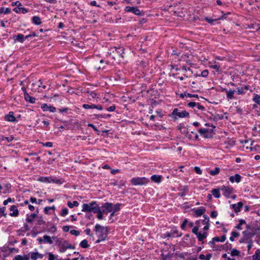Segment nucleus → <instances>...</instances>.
Returning <instances> with one entry per match:
<instances>
[{"instance_id":"29","label":"nucleus","mask_w":260,"mask_h":260,"mask_svg":"<svg viewBox=\"0 0 260 260\" xmlns=\"http://www.w3.org/2000/svg\"><path fill=\"white\" fill-rule=\"evenodd\" d=\"M236 92L235 90L230 89L226 92V98L229 100L234 99V94Z\"/></svg>"},{"instance_id":"51","label":"nucleus","mask_w":260,"mask_h":260,"mask_svg":"<svg viewBox=\"0 0 260 260\" xmlns=\"http://www.w3.org/2000/svg\"><path fill=\"white\" fill-rule=\"evenodd\" d=\"M240 254V251L236 249H233L231 252V255L232 256H238Z\"/></svg>"},{"instance_id":"60","label":"nucleus","mask_w":260,"mask_h":260,"mask_svg":"<svg viewBox=\"0 0 260 260\" xmlns=\"http://www.w3.org/2000/svg\"><path fill=\"white\" fill-rule=\"evenodd\" d=\"M42 144L43 146H46L48 147H52L53 146V143L51 142H47L46 143H42Z\"/></svg>"},{"instance_id":"22","label":"nucleus","mask_w":260,"mask_h":260,"mask_svg":"<svg viewBox=\"0 0 260 260\" xmlns=\"http://www.w3.org/2000/svg\"><path fill=\"white\" fill-rule=\"evenodd\" d=\"M10 211L13 212L10 213V215L12 217H16L19 215V211L15 205L12 206L10 208Z\"/></svg>"},{"instance_id":"33","label":"nucleus","mask_w":260,"mask_h":260,"mask_svg":"<svg viewBox=\"0 0 260 260\" xmlns=\"http://www.w3.org/2000/svg\"><path fill=\"white\" fill-rule=\"evenodd\" d=\"M79 204L78 201H74L73 202L68 201L67 203L68 206L70 208H73L74 207H78Z\"/></svg>"},{"instance_id":"48","label":"nucleus","mask_w":260,"mask_h":260,"mask_svg":"<svg viewBox=\"0 0 260 260\" xmlns=\"http://www.w3.org/2000/svg\"><path fill=\"white\" fill-rule=\"evenodd\" d=\"M203 217L204 219L202 221L203 223L204 224H209V217L206 214H204Z\"/></svg>"},{"instance_id":"1","label":"nucleus","mask_w":260,"mask_h":260,"mask_svg":"<svg viewBox=\"0 0 260 260\" xmlns=\"http://www.w3.org/2000/svg\"><path fill=\"white\" fill-rule=\"evenodd\" d=\"M94 231L98 238H101L102 240H105L109 234V229L107 226L104 227L99 224H96L94 226Z\"/></svg>"},{"instance_id":"44","label":"nucleus","mask_w":260,"mask_h":260,"mask_svg":"<svg viewBox=\"0 0 260 260\" xmlns=\"http://www.w3.org/2000/svg\"><path fill=\"white\" fill-rule=\"evenodd\" d=\"M258 256H260V250L257 249L255 253L252 255V259L253 260H259L260 258H258Z\"/></svg>"},{"instance_id":"56","label":"nucleus","mask_w":260,"mask_h":260,"mask_svg":"<svg viewBox=\"0 0 260 260\" xmlns=\"http://www.w3.org/2000/svg\"><path fill=\"white\" fill-rule=\"evenodd\" d=\"M188 220H187V219H185L183 220V222L181 223V225H180V227H181V228L182 230H185L186 226V224H187V223H188Z\"/></svg>"},{"instance_id":"27","label":"nucleus","mask_w":260,"mask_h":260,"mask_svg":"<svg viewBox=\"0 0 260 260\" xmlns=\"http://www.w3.org/2000/svg\"><path fill=\"white\" fill-rule=\"evenodd\" d=\"M37 180L42 182H47V183H51V177H39Z\"/></svg>"},{"instance_id":"59","label":"nucleus","mask_w":260,"mask_h":260,"mask_svg":"<svg viewBox=\"0 0 260 260\" xmlns=\"http://www.w3.org/2000/svg\"><path fill=\"white\" fill-rule=\"evenodd\" d=\"M70 234L75 236H78L80 235V232L75 230H72L70 231Z\"/></svg>"},{"instance_id":"50","label":"nucleus","mask_w":260,"mask_h":260,"mask_svg":"<svg viewBox=\"0 0 260 260\" xmlns=\"http://www.w3.org/2000/svg\"><path fill=\"white\" fill-rule=\"evenodd\" d=\"M51 182H53L58 184H61L63 183V181L61 179H56L51 178Z\"/></svg>"},{"instance_id":"63","label":"nucleus","mask_w":260,"mask_h":260,"mask_svg":"<svg viewBox=\"0 0 260 260\" xmlns=\"http://www.w3.org/2000/svg\"><path fill=\"white\" fill-rule=\"evenodd\" d=\"M56 230L57 229L55 226L53 225L48 230V231L51 233H54L56 231Z\"/></svg>"},{"instance_id":"30","label":"nucleus","mask_w":260,"mask_h":260,"mask_svg":"<svg viewBox=\"0 0 260 260\" xmlns=\"http://www.w3.org/2000/svg\"><path fill=\"white\" fill-rule=\"evenodd\" d=\"M151 179L152 181L156 183H159L161 182V178L160 176L157 175H153L151 177Z\"/></svg>"},{"instance_id":"13","label":"nucleus","mask_w":260,"mask_h":260,"mask_svg":"<svg viewBox=\"0 0 260 260\" xmlns=\"http://www.w3.org/2000/svg\"><path fill=\"white\" fill-rule=\"evenodd\" d=\"M243 206V203L242 202H239L237 204H234L230 205L231 208L233 209L236 213L241 211V208Z\"/></svg>"},{"instance_id":"47","label":"nucleus","mask_w":260,"mask_h":260,"mask_svg":"<svg viewBox=\"0 0 260 260\" xmlns=\"http://www.w3.org/2000/svg\"><path fill=\"white\" fill-rule=\"evenodd\" d=\"M36 228L35 227H33V228L30 232V234H31V236L34 238L36 237L38 234L40 233V231H36Z\"/></svg>"},{"instance_id":"40","label":"nucleus","mask_w":260,"mask_h":260,"mask_svg":"<svg viewBox=\"0 0 260 260\" xmlns=\"http://www.w3.org/2000/svg\"><path fill=\"white\" fill-rule=\"evenodd\" d=\"M122 204L121 203H117L115 205H112V210L114 211V212H118L120 210V207L121 206Z\"/></svg>"},{"instance_id":"57","label":"nucleus","mask_w":260,"mask_h":260,"mask_svg":"<svg viewBox=\"0 0 260 260\" xmlns=\"http://www.w3.org/2000/svg\"><path fill=\"white\" fill-rule=\"evenodd\" d=\"M87 126L88 127H90L91 128H92L93 129V130L96 132L98 135H99V132L100 131L98 129V128H96V127L93 125L92 123H88L87 124Z\"/></svg>"},{"instance_id":"49","label":"nucleus","mask_w":260,"mask_h":260,"mask_svg":"<svg viewBox=\"0 0 260 260\" xmlns=\"http://www.w3.org/2000/svg\"><path fill=\"white\" fill-rule=\"evenodd\" d=\"M5 187L6 188V190L3 192L4 193H6L7 192H10L11 188V185L10 183H7L4 185Z\"/></svg>"},{"instance_id":"4","label":"nucleus","mask_w":260,"mask_h":260,"mask_svg":"<svg viewBox=\"0 0 260 260\" xmlns=\"http://www.w3.org/2000/svg\"><path fill=\"white\" fill-rule=\"evenodd\" d=\"M99 205L96 203L95 201H92L89 204H83L82 205V212H93L94 213L97 207Z\"/></svg>"},{"instance_id":"17","label":"nucleus","mask_w":260,"mask_h":260,"mask_svg":"<svg viewBox=\"0 0 260 260\" xmlns=\"http://www.w3.org/2000/svg\"><path fill=\"white\" fill-rule=\"evenodd\" d=\"M30 257L32 260H37V258H42L44 257V254H40L38 252H30Z\"/></svg>"},{"instance_id":"16","label":"nucleus","mask_w":260,"mask_h":260,"mask_svg":"<svg viewBox=\"0 0 260 260\" xmlns=\"http://www.w3.org/2000/svg\"><path fill=\"white\" fill-rule=\"evenodd\" d=\"M13 39L14 43L20 42L23 43L24 41V36L21 34H18V35L13 36Z\"/></svg>"},{"instance_id":"32","label":"nucleus","mask_w":260,"mask_h":260,"mask_svg":"<svg viewBox=\"0 0 260 260\" xmlns=\"http://www.w3.org/2000/svg\"><path fill=\"white\" fill-rule=\"evenodd\" d=\"M220 169L218 167H215L214 170H211L209 171L210 175L212 176H215L219 174Z\"/></svg>"},{"instance_id":"45","label":"nucleus","mask_w":260,"mask_h":260,"mask_svg":"<svg viewBox=\"0 0 260 260\" xmlns=\"http://www.w3.org/2000/svg\"><path fill=\"white\" fill-rule=\"evenodd\" d=\"M214 121H217L220 120H222L223 118V115H220L218 114H216L214 115V117H213Z\"/></svg>"},{"instance_id":"37","label":"nucleus","mask_w":260,"mask_h":260,"mask_svg":"<svg viewBox=\"0 0 260 260\" xmlns=\"http://www.w3.org/2000/svg\"><path fill=\"white\" fill-rule=\"evenodd\" d=\"M212 256V254L211 253H208L206 256L204 255V254H201L199 255V258L201 260H204V259H205V260H210V259L211 258Z\"/></svg>"},{"instance_id":"7","label":"nucleus","mask_w":260,"mask_h":260,"mask_svg":"<svg viewBox=\"0 0 260 260\" xmlns=\"http://www.w3.org/2000/svg\"><path fill=\"white\" fill-rule=\"evenodd\" d=\"M124 11L126 12L132 13L137 16H143L145 13L143 11H140L137 7L126 6L125 8Z\"/></svg>"},{"instance_id":"54","label":"nucleus","mask_w":260,"mask_h":260,"mask_svg":"<svg viewBox=\"0 0 260 260\" xmlns=\"http://www.w3.org/2000/svg\"><path fill=\"white\" fill-rule=\"evenodd\" d=\"M45 223V221L43 220L42 216H40L37 220V224L41 225Z\"/></svg>"},{"instance_id":"12","label":"nucleus","mask_w":260,"mask_h":260,"mask_svg":"<svg viewBox=\"0 0 260 260\" xmlns=\"http://www.w3.org/2000/svg\"><path fill=\"white\" fill-rule=\"evenodd\" d=\"M178 190L180 191L178 194L179 197H183L185 196L188 191H189V187L187 185H185L183 186H181L178 188Z\"/></svg>"},{"instance_id":"43","label":"nucleus","mask_w":260,"mask_h":260,"mask_svg":"<svg viewBox=\"0 0 260 260\" xmlns=\"http://www.w3.org/2000/svg\"><path fill=\"white\" fill-rule=\"evenodd\" d=\"M173 255V253H172L170 252L168 253L167 254H161V259L162 260H167L168 258L172 257Z\"/></svg>"},{"instance_id":"64","label":"nucleus","mask_w":260,"mask_h":260,"mask_svg":"<svg viewBox=\"0 0 260 260\" xmlns=\"http://www.w3.org/2000/svg\"><path fill=\"white\" fill-rule=\"evenodd\" d=\"M194 171L198 174H201L202 173V171L201 170L200 168L199 167H195L194 168Z\"/></svg>"},{"instance_id":"25","label":"nucleus","mask_w":260,"mask_h":260,"mask_svg":"<svg viewBox=\"0 0 260 260\" xmlns=\"http://www.w3.org/2000/svg\"><path fill=\"white\" fill-rule=\"evenodd\" d=\"M26 216H27V217L25 219L26 221L28 223H31L34 221L35 218H36L37 217V214L36 213H34L31 214L30 215H29L28 214H27Z\"/></svg>"},{"instance_id":"5","label":"nucleus","mask_w":260,"mask_h":260,"mask_svg":"<svg viewBox=\"0 0 260 260\" xmlns=\"http://www.w3.org/2000/svg\"><path fill=\"white\" fill-rule=\"evenodd\" d=\"M149 182V180L145 177H134L131 180V183L133 185H146Z\"/></svg>"},{"instance_id":"21","label":"nucleus","mask_w":260,"mask_h":260,"mask_svg":"<svg viewBox=\"0 0 260 260\" xmlns=\"http://www.w3.org/2000/svg\"><path fill=\"white\" fill-rule=\"evenodd\" d=\"M241 176L239 174H236L230 177V181L233 183L235 181L237 183H239L241 181Z\"/></svg>"},{"instance_id":"28","label":"nucleus","mask_w":260,"mask_h":260,"mask_svg":"<svg viewBox=\"0 0 260 260\" xmlns=\"http://www.w3.org/2000/svg\"><path fill=\"white\" fill-rule=\"evenodd\" d=\"M24 99L26 101L29 102V103L32 104L35 103L36 102V99L29 95L28 93L25 94V95L24 96Z\"/></svg>"},{"instance_id":"55","label":"nucleus","mask_w":260,"mask_h":260,"mask_svg":"<svg viewBox=\"0 0 260 260\" xmlns=\"http://www.w3.org/2000/svg\"><path fill=\"white\" fill-rule=\"evenodd\" d=\"M58 110L59 112H60L61 113H67L70 110V109L68 107H65V108H59L58 109Z\"/></svg>"},{"instance_id":"35","label":"nucleus","mask_w":260,"mask_h":260,"mask_svg":"<svg viewBox=\"0 0 260 260\" xmlns=\"http://www.w3.org/2000/svg\"><path fill=\"white\" fill-rule=\"evenodd\" d=\"M231 247H232V244L228 242H226L224 245H220V248H221V250L223 249V250H225V251H227L228 250L231 249Z\"/></svg>"},{"instance_id":"31","label":"nucleus","mask_w":260,"mask_h":260,"mask_svg":"<svg viewBox=\"0 0 260 260\" xmlns=\"http://www.w3.org/2000/svg\"><path fill=\"white\" fill-rule=\"evenodd\" d=\"M219 189L214 188L211 191V193L212 195L215 198H219L220 197V193L219 191Z\"/></svg>"},{"instance_id":"36","label":"nucleus","mask_w":260,"mask_h":260,"mask_svg":"<svg viewBox=\"0 0 260 260\" xmlns=\"http://www.w3.org/2000/svg\"><path fill=\"white\" fill-rule=\"evenodd\" d=\"M14 139V137L11 136L10 137H6L3 136H0V142H3L4 141L7 140L8 142H11Z\"/></svg>"},{"instance_id":"23","label":"nucleus","mask_w":260,"mask_h":260,"mask_svg":"<svg viewBox=\"0 0 260 260\" xmlns=\"http://www.w3.org/2000/svg\"><path fill=\"white\" fill-rule=\"evenodd\" d=\"M13 11L17 13L25 14L28 12V10L24 7H16L13 9Z\"/></svg>"},{"instance_id":"24","label":"nucleus","mask_w":260,"mask_h":260,"mask_svg":"<svg viewBox=\"0 0 260 260\" xmlns=\"http://www.w3.org/2000/svg\"><path fill=\"white\" fill-rule=\"evenodd\" d=\"M93 213H97V218L99 220H102L103 218V211L101 209V207H97V208L95 210Z\"/></svg>"},{"instance_id":"2","label":"nucleus","mask_w":260,"mask_h":260,"mask_svg":"<svg viewBox=\"0 0 260 260\" xmlns=\"http://www.w3.org/2000/svg\"><path fill=\"white\" fill-rule=\"evenodd\" d=\"M124 50L125 49L123 47L117 48L115 47L114 48H112L111 49V51L110 52H107L106 56H112V58L115 60V56H113V54H115L116 53L119 57L123 58V54L124 53Z\"/></svg>"},{"instance_id":"52","label":"nucleus","mask_w":260,"mask_h":260,"mask_svg":"<svg viewBox=\"0 0 260 260\" xmlns=\"http://www.w3.org/2000/svg\"><path fill=\"white\" fill-rule=\"evenodd\" d=\"M69 213V210L67 208H64L62 209L61 212L60 214L61 216H66Z\"/></svg>"},{"instance_id":"53","label":"nucleus","mask_w":260,"mask_h":260,"mask_svg":"<svg viewBox=\"0 0 260 260\" xmlns=\"http://www.w3.org/2000/svg\"><path fill=\"white\" fill-rule=\"evenodd\" d=\"M55 210V207L54 206H53L52 207H46L45 208H44V213L46 214H48L49 213V210Z\"/></svg>"},{"instance_id":"19","label":"nucleus","mask_w":260,"mask_h":260,"mask_svg":"<svg viewBox=\"0 0 260 260\" xmlns=\"http://www.w3.org/2000/svg\"><path fill=\"white\" fill-rule=\"evenodd\" d=\"M196 236L198 241L201 242L202 243H204V240L207 238L208 233L207 232H204L203 233H202L200 232L197 235H196Z\"/></svg>"},{"instance_id":"8","label":"nucleus","mask_w":260,"mask_h":260,"mask_svg":"<svg viewBox=\"0 0 260 260\" xmlns=\"http://www.w3.org/2000/svg\"><path fill=\"white\" fill-rule=\"evenodd\" d=\"M56 242L57 246H63L65 248L74 249L75 247L70 244L67 240H62L61 239H57Z\"/></svg>"},{"instance_id":"42","label":"nucleus","mask_w":260,"mask_h":260,"mask_svg":"<svg viewBox=\"0 0 260 260\" xmlns=\"http://www.w3.org/2000/svg\"><path fill=\"white\" fill-rule=\"evenodd\" d=\"M43 239H44V243H49L50 244H51L53 243V241L51 240V237L50 236H48V235H44L43 236Z\"/></svg>"},{"instance_id":"58","label":"nucleus","mask_w":260,"mask_h":260,"mask_svg":"<svg viewBox=\"0 0 260 260\" xmlns=\"http://www.w3.org/2000/svg\"><path fill=\"white\" fill-rule=\"evenodd\" d=\"M209 74V71L208 70H203L201 74V76L203 77H207Z\"/></svg>"},{"instance_id":"11","label":"nucleus","mask_w":260,"mask_h":260,"mask_svg":"<svg viewBox=\"0 0 260 260\" xmlns=\"http://www.w3.org/2000/svg\"><path fill=\"white\" fill-rule=\"evenodd\" d=\"M41 109L44 112L49 111L50 112L54 113L56 111V108L51 105H48L47 104L44 103L41 105Z\"/></svg>"},{"instance_id":"20","label":"nucleus","mask_w":260,"mask_h":260,"mask_svg":"<svg viewBox=\"0 0 260 260\" xmlns=\"http://www.w3.org/2000/svg\"><path fill=\"white\" fill-rule=\"evenodd\" d=\"M242 234H243L244 237L246 238V239L248 240L254 237L256 233L253 231L249 232L247 230L243 231Z\"/></svg>"},{"instance_id":"6","label":"nucleus","mask_w":260,"mask_h":260,"mask_svg":"<svg viewBox=\"0 0 260 260\" xmlns=\"http://www.w3.org/2000/svg\"><path fill=\"white\" fill-rule=\"evenodd\" d=\"M198 132L205 139L212 138L214 134V129L201 128L199 129Z\"/></svg>"},{"instance_id":"26","label":"nucleus","mask_w":260,"mask_h":260,"mask_svg":"<svg viewBox=\"0 0 260 260\" xmlns=\"http://www.w3.org/2000/svg\"><path fill=\"white\" fill-rule=\"evenodd\" d=\"M32 22L36 25H40L42 23V21L40 17L34 16L31 18Z\"/></svg>"},{"instance_id":"41","label":"nucleus","mask_w":260,"mask_h":260,"mask_svg":"<svg viewBox=\"0 0 260 260\" xmlns=\"http://www.w3.org/2000/svg\"><path fill=\"white\" fill-rule=\"evenodd\" d=\"M11 12V9L9 8H4L1 7L0 8V14L2 13H4L5 14H9Z\"/></svg>"},{"instance_id":"38","label":"nucleus","mask_w":260,"mask_h":260,"mask_svg":"<svg viewBox=\"0 0 260 260\" xmlns=\"http://www.w3.org/2000/svg\"><path fill=\"white\" fill-rule=\"evenodd\" d=\"M252 100L255 103L260 106V94H254Z\"/></svg>"},{"instance_id":"14","label":"nucleus","mask_w":260,"mask_h":260,"mask_svg":"<svg viewBox=\"0 0 260 260\" xmlns=\"http://www.w3.org/2000/svg\"><path fill=\"white\" fill-rule=\"evenodd\" d=\"M4 119L9 122H16L17 121L16 117L14 116V112L13 111L9 112L8 115L5 116Z\"/></svg>"},{"instance_id":"10","label":"nucleus","mask_w":260,"mask_h":260,"mask_svg":"<svg viewBox=\"0 0 260 260\" xmlns=\"http://www.w3.org/2000/svg\"><path fill=\"white\" fill-rule=\"evenodd\" d=\"M220 189L223 191V194L226 198H230V195L233 192V188L230 186H222Z\"/></svg>"},{"instance_id":"34","label":"nucleus","mask_w":260,"mask_h":260,"mask_svg":"<svg viewBox=\"0 0 260 260\" xmlns=\"http://www.w3.org/2000/svg\"><path fill=\"white\" fill-rule=\"evenodd\" d=\"M79 246L82 248H87L89 247V245L88 244V241L86 239L82 240Z\"/></svg>"},{"instance_id":"18","label":"nucleus","mask_w":260,"mask_h":260,"mask_svg":"<svg viewBox=\"0 0 260 260\" xmlns=\"http://www.w3.org/2000/svg\"><path fill=\"white\" fill-rule=\"evenodd\" d=\"M249 85H245L244 87L237 88V93L238 94L243 95L246 93V91L249 89Z\"/></svg>"},{"instance_id":"46","label":"nucleus","mask_w":260,"mask_h":260,"mask_svg":"<svg viewBox=\"0 0 260 260\" xmlns=\"http://www.w3.org/2000/svg\"><path fill=\"white\" fill-rule=\"evenodd\" d=\"M6 208L3 207L0 208V217L2 216L7 217V214L5 213Z\"/></svg>"},{"instance_id":"62","label":"nucleus","mask_w":260,"mask_h":260,"mask_svg":"<svg viewBox=\"0 0 260 260\" xmlns=\"http://www.w3.org/2000/svg\"><path fill=\"white\" fill-rule=\"evenodd\" d=\"M214 115L212 114L211 113L208 112V113L206 114V117L210 120L213 121V117H214Z\"/></svg>"},{"instance_id":"3","label":"nucleus","mask_w":260,"mask_h":260,"mask_svg":"<svg viewBox=\"0 0 260 260\" xmlns=\"http://www.w3.org/2000/svg\"><path fill=\"white\" fill-rule=\"evenodd\" d=\"M189 115V113L186 111H180L178 108H175L169 116L172 117L174 120H176L178 119L177 116L179 118H185L188 117Z\"/></svg>"},{"instance_id":"15","label":"nucleus","mask_w":260,"mask_h":260,"mask_svg":"<svg viewBox=\"0 0 260 260\" xmlns=\"http://www.w3.org/2000/svg\"><path fill=\"white\" fill-rule=\"evenodd\" d=\"M192 210L195 213L196 216L197 217H199L202 216V215H204V213L206 211V209L204 207H201L198 209L193 208Z\"/></svg>"},{"instance_id":"61","label":"nucleus","mask_w":260,"mask_h":260,"mask_svg":"<svg viewBox=\"0 0 260 260\" xmlns=\"http://www.w3.org/2000/svg\"><path fill=\"white\" fill-rule=\"evenodd\" d=\"M48 260H55V258H56L57 256H55L54 254H52L51 252L48 253Z\"/></svg>"},{"instance_id":"9","label":"nucleus","mask_w":260,"mask_h":260,"mask_svg":"<svg viewBox=\"0 0 260 260\" xmlns=\"http://www.w3.org/2000/svg\"><path fill=\"white\" fill-rule=\"evenodd\" d=\"M113 204L112 203L106 202L103 204L101 208L103 209L102 211L104 214H108L113 210L112 209Z\"/></svg>"},{"instance_id":"39","label":"nucleus","mask_w":260,"mask_h":260,"mask_svg":"<svg viewBox=\"0 0 260 260\" xmlns=\"http://www.w3.org/2000/svg\"><path fill=\"white\" fill-rule=\"evenodd\" d=\"M226 239V236L225 235H222L221 237H215L213 238V241L215 242H223Z\"/></svg>"}]
</instances>
